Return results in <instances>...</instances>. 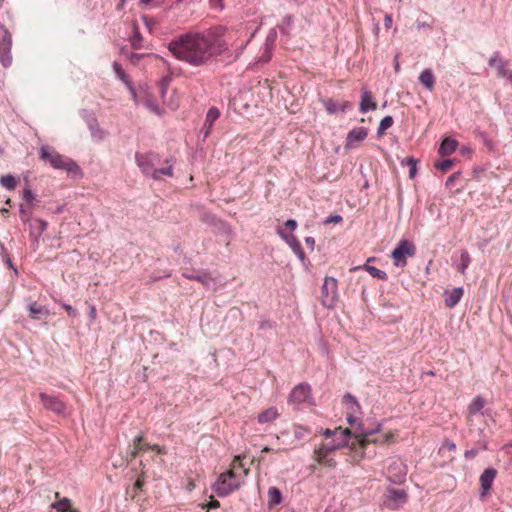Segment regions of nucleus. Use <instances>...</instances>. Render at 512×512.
Here are the masks:
<instances>
[{"mask_svg":"<svg viewBox=\"0 0 512 512\" xmlns=\"http://www.w3.org/2000/svg\"><path fill=\"white\" fill-rule=\"evenodd\" d=\"M282 502V493L277 487L268 489V503L270 506L278 505Z\"/></svg>","mask_w":512,"mask_h":512,"instance_id":"2f4dec72","label":"nucleus"},{"mask_svg":"<svg viewBox=\"0 0 512 512\" xmlns=\"http://www.w3.org/2000/svg\"><path fill=\"white\" fill-rule=\"evenodd\" d=\"M392 25V16L390 14H386L384 16V26L386 29H389Z\"/></svg>","mask_w":512,"mask_h":512,"instance_id":"774afa93","label":"nucleus"},{"mask_svg":"<svg viewBox=\"0 0 512 512\" xmlns=\"http://www.w3.org/2000/svg\"><path fill=\"white\" fill-rule=\"evenodd\" d=\"M352 435L351 430L348 428L341 430V433L336 435L330 443L324 445L326 447V452H333L341 448H348L350 450L351 457L355 461H360L365 457L366 453L364 451H360L356 439L351 441Z\"/></svg>","mask_w":512,"mask_h":512,"instance_id":"7ed1b4c3","label":"nucleus"},{"mask_svg":"<svg viewBox=\"0 0 512 512\" xmlns=\"http://www.w3.org/2000/svg\"><path fill=\"white\" fill-rule=\"evenodd\" d=\"M382 429V423H377L374 427H364L363 423L359 422L357 431L355 433V439L360 451L365 452L366 446L370 443L368 437L379 433Z\"/></svg>","mask_w":512,"mask_h":512,"instance_id":"f8f14e48","label":"nucleus"},{"mask_svg":"<svg viewBox=\"0 0 512 512\" xmlns=\"http://www.w3.org/2000/svg\"><path fill=\"white\" fill-rule=\"evenodd\" d=\"M273 50L263 47L262 54L258 57L257 63H268L272 58Z\"/></svg>","mask_w":512,"mask_h":512,"instance_id":"49530a36","label":"nucleus"},{"mask_svg":"<svg viewBox=\"0 0 512 512\" xmlns=\"http://www.w3.org/2000/svg\"><path fill=\"white\" fill-rule=\"evenodd\" d=\"M394 123V119L392 116L387 115L383 117L380 121L379 127L377 129V135L381 136L385 133L387 129H389Z\"/></svg>","mask_w":512,"mask_h":512,"instance_id":"4c0bfd02","label":"nucleus"},{"mask_svg":"<svg viewBox=\"0 0 512 512\" xmlns=\"http://www.w3.org/2000/svg\"><path fill=\"white\" fill-rule=\"evenodd\" d=\"M338 300V281L334 277L326 276L321 287V303L328 309H333Z\"/></svg>","mask_w":512,"mask_h":512,"instance_id":"39448f33","label":"nucleus"},{"mask_svg":"<svg viewBox=\"0 0 512 512\" xmlns=\"http://www.w3.org/2000/svg\"><path fill=\"white\" fill-rule=\"evenodd\" d=\"M419 160L414 157H407L401 161L402 166H409V178L413 179L417 174V164Z\"/></svg>","mask_w":512,"mask_h":512,"instance_id":"72a5a7b5","label":"nucleus"},{"mask_svg":"<svg viewBox=\"0 0 512 512\" xmlns=\"http://www.w3.org/2000/svg\"><path fill=\"white\" fill-rule=\"evenodd\" d=\"M305 243L306 245L311 249V250H314V246H315V239L311 236H307L305 237Z\"/></svg>","mask_w":512,"mask_h":512,"instance_id":"338daca9","label":"nucleus"},{"mask_svg":"<svg viewBox=\"0 0 512 512\" xmlns=\"http://www.w3.org/2000/svg\"><path fill=\"white\" fill-rule=\"evenodd\" d=\"M165 164H167L168 166L163 167V168L155 169L154 173L151 176L154 180H160L161 179V175H165V176H168V177H172L173 176V174H174V172H173V163L171 162V159H166L165 160Z\"/></svg>","mask_w":512,"mask_h":512,"instance_id":"cd10ccee","label":"nucleus"},{"mask_svg":"<svg viewBox=\"0 0 512 512\" xmlns=\"http://www.w3.org/2000/svg\"><path fill=\"white\" fill-rule=\"evenodd\" d=\"M419 82L429 91L435 86V77L430 69H425L420 73Z\"/></svg>","mask_w":512,"mask_h":512,"instance_id":"bb28decb","label":"nucleus"},{"mask_svg":"<svg viewBox=\"0 0 512 512\" xmlns=\"http://www.w3.org/2000/svg\"><path fill=\"white\" fill-rule=\"evenodd\" d=\"M368 135L366 127H357L350 130L346 136L345 148L350 149L354 147L355 142L363 141Z\"/></svg>","mask_w":512,"mask_h":512,"instance_id":"dca6fc26","label":"nucleus"},{"mask_svg":"<svg viewBox=\"0 0 512 512\" xmlns=\"http://www.w3.org/2000/svg\"><path fill=\"white\" fill-rule=\"evenodd\" d=\"M443 447L447 448L450 451H454L456 449V444L453 441L446 439L443 442Z\"/></svg>","mask_w":512,"mask_h":512,"instance_id":"69168bd1","label":"nucleus"},{"mask_svg":"<svg viewBox=\"0 0 512 512\" xmlns=\"http://www.w3.org/2000/svg\"><path fill=\"white\" fill-rule=\"evenodd\" d=\"M458 144L459 143L457 140L450 137H445L442 140L440 147L438 149L439 155L445 157L453 154L456 151Z\"/></svg>","mask_w":512,"mask_h":512,"instance_id":"b1692460","label":"nucleus"},{"mask_svg":"<svg viewBox=\"0 0 512 512\" xmlns=\"http://www.w3.org/2000/svg\"><path fill=\"white\" fill-rule=\"evenodd\" d=\"M197 282H200L207 289H215L219 284L217 277H214L209 270L201 269L197 271Z\"/></svg>","mask_w":512,"mask_h":512,"instance_id":"f3484780","label":"nucleus"},{"mask_svg":"<svg viewBox=\"0 0 512 512\" xmlns=\"http://www.w3.org/2000/svg\"><path fill=\"white\" fill-rule=\"evenodd\" d=\"M362 269L366 270L372 277L386 281L388 279V276L385 271L380 270L374 266H371L369 264H364Z\"/></svg>","mask_w":512,"mask_h":512,"instance_id":"473e14b6","label":"nucleus"},{"mask_svg":"<svg viewBox=\"0 0 512 512\" xmlns=\"http://www.w3.org/2000/svg\"><path fill=\"white\" fill-rule=\"evenodd\" d=\"M182 276L188 280H193V281H196V278H197V271H193V272H183L182 273Z\"/></svg>","mask_w":512,"mask_h":512,"instance_id":"0e129e2a","label":"nucleus"},{"mask_svg":"<svg viewBox=\"0 0 512 512\" xmlns=\"http://www.w3.org/2000/svg\"><path fill=\"white\" fill-rule=\"evenodd\" d=\"M39 158L48 162L54 169L65 170L73 179H81L84 175L80 166L73 159L59 154L47 145L40 147Z\"/></svg>","mask_w":512,"mask_h":512,"instance_id":"f03ea898","label":"nucleus"},{"mask_svg":"<svg viewBox=\"0 0 512 512\" xmlns=\"http://www.w3.org/2000/svg\"><path fill=\"white\" fill-rule=\"evenodd\" d=\"M342 402L348 407V409L352 413H357L361 409L359 402L351 393H346L343 396Z\"/></svg>","mask_w":512,"mask_h":512,"instance_id":"c85d7f7f","label":"nucleus"},{"mask_svg":"<svg viewBox=\"0 0 512 512\" xmlns=\"http://www.w3.org/2000/svg\"><path fill=\"white\" fill-rule=\"evenodd\" d=\"M341 430H343L342 427H337L334 430H331V429L327 428V429L322 431V434L326 438H331V437H335L336 435H339L341 433Z\"/></svg>","mask_w":512,"mask_h":512,"instance_id":"864d4df0","label":"nucleus"},{"mask_svg":"<svg viewBox=\"0 0 512 512\" xmlns=\"http://www.w3.org/2000/svg\"><path fill=\"white\" fill-rule=\"evenodd\" d=\"M485 405H486L485 399L481 396H476V397H474L472 402L469 404L468 411L470 414L475 415V414L481 412V410L484 408Z\"/></svg>","mask_w":512,"mask_h":512,"instance_id":"c756f323","label":"nucleus"},{"mask_svg":"<svg viewBox=\"0 0 512 512\" xmlns=\"http://www.w3.org/2000/svg\"><path fill=\"white\" fill-rule=\"evenodd\" d=\"M12 35L6 26L0 22V63L8 68L12 64Z\"/></svg>","mask_w":512,"mask_h":512,"instance_id":"0eeeda50","label":"nucleus"},{"mask_svg":"<svg viewBox=\"0 0 512 512\" xmlns=\"http://www.w3.org/2000/svg\"><path fill=\"white\" fill-rule=\"evenodd\" d=\"M143 56H144L143 54L131 52L129 54V59H130L131 63L137 64L143 58Z\"/></svg>","mask_w":512,"mask_h":512,"instance_id":"bf43d9fd","label":"nucleus"},{"mask_svg":"<svg viewBox=\"0 0 512 512\" xmlns=\"http://www.w3.org/2000/svg\"><path fill=\"white\" fill-rule=\"evenodd\" d=\"M210 6L214 9L223 10L224 4L223 0H209Z\"/></svg>","mask_w":512,"mask_h":512,"instance_id":"e2e57ef3","label":"nucleus"},{"mask_svg":"<svg viewBox=\"0 0 512 512\" xmlns=\"http://www.w3.org/2000/svg\"><path fill=\"white\" fill-rule=\"evenodd\" d=\"M220 507V502L218 500L212 499L207 504L203 505V508L207 510H212Z\"/></svg>","mask_w":512,"mask_h":512,"instance_id":"4d7b16f0","label":"nucleus"},{"mask_svg":"<svg viewBox=\"0 0 512 512\" xmlns=\"http://www.w3.org/2000/svg\"><path fill=\"white\" fill-rule=\"evenodd\" d=\"M288 402L298 407L301 404L314 405L312 389L308 383L296 385L290 392Z\"/></svg>","mask_w":512,"mask_h":512,"instance_id":"423d86ee","label":"nucleus"},{"mask_svg":"<svg viewBox=\"0 0 512 512\" xmlns=\"http://www.w3.org/2000/svg\"><path fill=\"white\" fill-rule=\"evenodd\" d=\"M464 290L463 287H455L451 291H445V305L448 308L455 307L461 300Z\"/></svg>","mask_w":512,"mask_h":512,"instance_id":"aec40b11","label":"nucleus"},{"mask_svg":"<svg viewBox=\"0 0 512 512\" xmlns=\"http://www.w3.org/2000/svg\"><path fill=\"white\" fill-rule=\"evenodd\" d=\"M279 416L280 414L275 407H269L258 415L257 421L260 424L270 423L276 420Z\"/></svg>","mask_w":512,"mask_h":512,"instance_id":"a878e982","label":"nucleus"},{"mask_svg":"<svg viewBox=\"0 0 512 512\" xmlns=\"http://www.w3.org/2000/svg\"><path fill=\"white\" fill-rule=\"evenodd\" d=\"M477 137L488 151L495 152L497 150V144L485 132H479Z\"/></svg>","mask_w":512,"mask_h":512,"instance_id":"c9c22d12","label":"nucleus"},{"mask_svg":"<svg viewBox=\"0 0 512 512\" xmlns=\"http://www.w3.org/2000/svg\"><path fill=\"white\" fill-rule=\"evenodd\" d=\"M142 41L143 37L140 34L138 28L135 26L133 35L130 37L131 47L135 50L140 49L142 47Z\"/></svg>","mask_w":512,"mask_h":512,"instance_id":"a19ab883","label":"nucleus"},{"mask_svg":"<svg viewBox=\"0 0 512 512\" xmlns=\"http://www.w3.org/2000/svg\"><path fill=\"white\" fill-rule=\"evenodd\" d=\"M323 105L329 114L345 112L352 108V103L349 101H343V102L339 103L337 101H334L331 98L324 100Z\"/></svg>","mask_w":512,"mask_h":512,"instance_id":"a211bd4d","label":"nucleus"},{"mask_svg":"<svg viewBox=\"0 0 512 512\" xmlns=\"http://www.w3.org/2000/svg\"><path fill=\"white\" fill-rule=\"evenodd\" d=\"M51 507L57 512H68L71 508V502L68 498H63L57 502L51 504Z\"/></svg>","mask_w":512,"mask_h":512,"instance_id":"ea45409f","label":"nucleus"},{"mask_svg":"<svg viewBox=\"0 0 512 512\" xmlns=\"http://www.w3.org/2000/svg\"><path fill=\"white\" fill-rule=\"evenodd\" d=\"M415 254V247L406 239H402L398 242L397 246L391 253V257L394 259V265L398 267H404L407 264L406 257L413 256Z\"/></svg>","mask_w":512,"mask_h":512,"instance_id":"9d476101","label":"nucleus"},{"mask_svg":"<svg viewBox=\"0 0 512 512\" xmlns=\"http://www.w3.org/2000/svg\"><path fill=\"white\" fill-rule=\"evenodd\" d=\"M113 70L117 76V78L119 80H121L125 86L129 89V91L132 93L133 96L136 95V91H135V88H134V85L132 83V81L130 80L129 76L125 73V71L123 70L122 66L117 62H113Z\"/></svg>","mask_w":512,"mask_h":512,"instance_id":"5701e85b","label":"nucleus"},{"mask_svg":"<svg viewBox=\"0 0 512 512\" xmlns=\"http://www.w3.org/2000/svg\"><path fill=\"white\" fill-rule=\"evenodd\" d=\"M61 306L66 310L70 317H76L78 312L75 308H73L70 304L62 303Z\"/></svg>","mask_w":512,"mask_h":512,"instance_id":"6e6d98bb","label":"nucleus"},{"mask_svg":"<svg viewBox=\"0 0 512 512\" xmlns=\"http://www.w3.org/2000/svg\"><path fill=\"white\" fill-rule=\"evenodd\" d=\"M0 184L7 190H14L16 188L17 181L13 175L7 174L0 178Z\"/></svg>","mask_w":512,"mask_h":512,"instance_id":"58836bf2","label":"nucleus"},{"mask_svg":"<svg viewBox=\"0 0 512 512\" xmlns=\"http://www.w3.org/2000/svg\"><path fill=\"white\" fill-rule=\"evenodd\" d=\"M292 26H293V16L286 15L282 19L281 23L278 25V29L282 35L289 36Z\"/></svg>","mask_w":512,"mask_h":512,"instance_id":"7c9ffc66","label":"nucleus"},{"mask_svg":"<svg viewBox=\"0 0 512 512\" xmlns=\"http://www.w3.org/2000/svg\"><path fill=\"white\" fill-rule=\"evenodd\" d=\"M34 222L38 225L36 237H40L43 232L47 229V222L41 218H36Z\"/></svg>","mask_w":512,"mask_h":512,"instance_id":"8fccbe9b","label":"nucleus"},{"mask_svg":"<svg viewBox=\"0 0 512 512\" xmlns=\"http://www.w3.org/2000/svg\"><path fill=\"white\" fill-rule=\"evenodd\" d=\"M277 233L292 249V251L297 255L301 263L304 266H307V264H309V261L307 260L306 255L297 237L293 234H287L281 227H277Z\"/></svg>","mask_w":512,"mask_h":512,"instance_id":"ddd939ff","label":"nucleus"},{"mask_svg":"<svg viewBox=\"0 0 512 512\" xmlns=\"http://www.w3.org/2000/svg\"><path fill=\"white\" fill-rule=\"evenodd\" d=\"M497 476V470L493 467L486 468L480 475L479 481L481 486L480 499L484 500L488 495L493 482Z\"/></svg>","mask_w":512,"mask_h":512,"instance_id":"4468645a","label":"nucleus"},{"mask_svg":"<svg viewBox=\"0 0 512 512\" xmlns=\"http://www.w3.org/2000/svg\"><path fill=\"white\" fill-rule=\"evenodd\" d=\"M220 117V111L217 107H211L206 113L205 121L200 129V134L203 135V140H205L211 133L212 127L214 123Z\"/></svg>","mask_w":512,"mask_h":512,"instance_id":"2eb2a0df","label":"nucleus"},{"mask_svg":"<svg viewBox=\"0 0 512 512\" xmlns=\"http://www.w3.org/2000/svg\"><path fill=\"white\" fill-rule=\"evenodd\" d=\"M388 497L395 502H406L407 500L406 492L400 489H388Z\"/></svg>","mask_w":512,"mask_h":512,"instance_id":"e433bc0d","label":"nucleus"},{"mask_svg":"<svg viewBox=\"0 0 512 512\" xmlns=\"http://www.w3.org/2000/svg\"><path fill=\"white\" fill-rule=\"evenodd\" d=\"M171 78L170 77H164L159 82V90L161 93V97H165V94L167 92L168 86L170 85Z\"/></svg>","mask_w":512,"mask_h":512,"instance_id":"09e8293b","label":"nucleus"},{"mask_svg":"<svg viewBox=\"0 0 512 512\" xmlns=\"http://www.w3.org/2000/svg\"><path fill=\"white\" fill-rule=\"evenodd\" d=\"M143 440V436L139 435L134 439V448L131 451L132 457H136L138 452L142 450L141 441Z\"/></svg>","mask_w":512,"mask_h":512,"instance_id":"3c124183","label":"nucleus"},{"mask_svg":"<svg viewBox=\"0 0 512 512\" xmlns=\"http://www.w3.org/2000/svg\"><path fill=\"white\" fill-rule=\"evenodd\" d=\"M80 116L85 121L93 139L100 141L105 137V132L100 128L95 113L88 109H81Z\"/></svg>","mask_w":512,"mask_h":512,"instance_id":"9b49d317","label":"nucleus"},{"mask_svg":"<svg viewBox=\"0 0 512 512\" xmlns=\"http://www.w3.org/2000/svg\"><path fill=\"white\" fill-rule=\"evenodd\" d=\"M19 213H20L21 221L24 224H27L31 221L32 211L29 209H26L23 204H20V206H19Z\"/></svg>","mask_w":512,"mask_h":512,"instance_id":"a18cd8bd","label":"nucleus"},{"mask_svg":"<svg viewBox=\"0 0 512 512\" xmlns=\"http://www.w3.org/2000/svg\"><path fill=\"white\" fill-rule=\"evenodd\" d=\"M478 453H479L478 449L472 448V449L466 450L464 453V456L466 459H473L478 455Z\"/></svg>","mask_w":512,"mask_h":512,"instance_id":"13d9d810","label":"nucleus"},{"mask_svg":"<svg viewBox=\"0 0 512 512\" xmlns=\"http://www.w3.org/2000/svg\"><path fill=\"white\" fill-rule=\"evenodd\" d=\"M225 31L226 28L218 26L203 32L182 33L171 39L167 48L177 60L200 67L228 51L223 38Z\"/></svg>","mask_w":512,"mask_h":512,"instance_id":"f257e3e1","label":"nucleus"},{"mask_svg":"<svg viewBox=\"0 0 512 512\" xmlns=\"http://www.w3.org/2000/svg\"><path fill=\"white\" fill-rule=\"evenodd\" d=\"M39 399L46 410L61 417L68 415L66 404L58 396L41 392L39 393Z\"/></svg>","mask_w":512,"mask_h":512,"instance_id":"1a4fd4ad","label":"nucleus"},{"mask_svg":"<svg viewBox=\"0 0 512 512\" xmlns=\"http://www.w3.org/2000/svg\"><path fill=\"white\" fill-rule=\"evenodd\" d=\"M284 226L290 230V231H294L296 228H297V221L294 220V219H288L285 223H284Z\"/></svg>","mask_w":512,"mask_h":512,"instance_id":"680f3d73","label":"nucleus"},{"mask_svg":"<svg viewBox=\"0 0 512 512\" xmlns=\"http://www.w3.org/2000/svg\"><path fill=\"white\" fill-rule=\"evenodd\" d=\"M135 161L144 175L152 176L156 169L155 165L161 162V157L158 153L152 151L147 153L136 152Z\"/></svg>","mask_w":512,"mask_h":512,"instance_id":"6e6552de","label":"nucleus"},{"mask_svg":"<svg viewBox=\"0 0 512 512\" xmlns=\"http://www.w3.org/2000/svg\"><path fill=\"white\" fill-rule=\"evenodd\" d=\"M276 40H277V30H276V28H272L269 30V32L266 36L265 43H264L263 47L274 50Z\"/></svg>","mask_w":512,"mask_h":512,"instance_id":"37998d69","label":"nucleus"},{"mask_svg":"<svg viewBox=\"0 0 512 512\" xmlns=\"http://www.w3.org/2000/svg\"><path fill=\"white\" fill-rule=\"evenodd\" d=\"M454 164V161L452 159H445L442 161H439L435 164L436 169L447 172Z\"/></svg>","mask_w":512,"mask_h":512,"instance_id":"de8ad7c7","label":"nucleus"},{"mask_svg":"<svg viewBox=\"0 0 512 512\" xmlns=\"http://www.w3.org/2000/svg\"><path fill=\"white\" fill-rule=\"evenodd\" d=\"M22 198L30 206H34L38 202V200L36 199L35 194L33 193V191L29 187H26L25 189H23V191H22Z\"/></svg>","mask_w":512,"mask_h":512,"instance_id":"c03bdc74","label":"nucleus"},{"mask_svg":"<svg viewBox=\"0 0 512 512\" xmlns=\"http://www.w3.org/2000/svg\"><path fill=\"white\" fill-rule=\"evenodd\" d=\"M488 65L490 67H496L498 76L501 77L502 75H505L506 67L508 65L507 61H504L500 58V52L495 51L493 55L490 57L488 61Z\"/></svg>","mask_w":512,"mask_h":512,"instance_id":"393cba45","label":"nucleus"},{"mask_svg":"<svg viewBox=\"0 0 512 512\" xmlns=\"http://www.w3.org/2000/svg\"><path fill=\"white\" fill-rule=\"evenodd\" d=\"M343 221V218L341 215H330L329 217H327L325 220H324V224H331V223H334V224H337V223H341Z\"/></svg>","mask_w":512,"mask_h":512,"instance_id":"5fc2aeb1","label":"nucleus"},{"mask_svg":"<svg viewBox=\"0 0 512 512\" xmlns=\"http://www.w3.org/2000/svg\"><path fill=\"white\" fill-rule=\"evenodd\" d=\"M331 452H326V447L322 446L318 449H315L314 454L316 456V460L319 464L324 465L329 468H334L336 466L335 459L331 458Z\"/></svg>","mask_w":512,"mask_h":512,"instance_id":"4be33fe9","label":"nucleus"},{"mask_svg":"<svg viewBox=\"0 0 512 512\" xmlns=\"http://www.w3.org/2000/svg\"><path fill=\"white\" fill-rule=\"evenodd\" d=\"M471 263V257L467 250H462L460 253V263L457 266L461 274H465L466 269Z\"/></svg>","mask_w":512,"mask_h":512,"instance_id":"f704fd0d","label":"nucleus"},{"mask_svg":"<svg viewBox=\"0 0 512 512\" xmlns=\"http://www.w3.org/2000/svg\"><path fill=\"white\" fill-rule=\"evenodd\" d=\"M28 311L30 317L34 320H40L50 314L49 310L45 306L40 305L36 301H32L28 304Z\"/></svg>","mask_w":512,"mask_h":512,"instance_id":"412c9836","label":"nucleus"},{"mask_svg":"<svg viewBox=\"0 0 512 512\" xmlns=\"http://www.w3.org/2000/svg\"><path fill=\"white\" fill-rule=\"evenodd\" d=\"M377 103L373 100L372 93L366 89H362L361 100L359 104V110L361 113H367L368 111L375 110Z\"/></svg>","mask_w":512,"mask_h":512,"instance_id":"6ab92c4d","label":"nucleus"},{"mask_svg":"<svg viewBox=\"0 0 512 512\" xmlns=\"http://www.w3.org/2000/svg\"><path fill=\"white\" fill-rule=\"evenodd\" d=\"M240 483L233 471H226L219 475L216 482L212 485L213 491L219 497H226L233 491L239 489Z\"/></svg>","mask_w":512,"mask_h":512,"instance_id":"20e7f679","label":"nucleus"},{"mask_svg":"<svg viewBox=\"0 0 512 512\" xmlns=\"http://www.w3.org/2000/svg\"><path fill=\"white\" fill-rule=\"evenodd\" d=\"M294 437L296 440H302L311 433V429L302 425H294Z\"/></svg>","mask_w":512,"mask_h":512,"instance_id":"79ce46f5","label":"nucleus"},{"mask_svg":"<svg viewBox=\"0 0 512 512\" xmlns=\"http://www.w3.org/2000/svg\"><path fill=\"white\" fill-rule=\"evenodd\" d=\"M460 175H461V172H460V171H457V172L453 173L452 175H450V176L447 178L446 182H445V186H446L447 188H452V187L454 186L455 182H456V181L458 180V178L460 177Z\"/></svg>","mask_w":512,"mask_h":512,"instance_id":"603ef678","label":"nucleus"},{"mask_svg":"<svg viewBox=\"0 0 512 512\" xmlns=\"http://www.w3.org/2000/svg\"><path fill=\"white\" fill-rule=\"evenodd\" d=\"M3 262L6 265H8L9 268L13 269L15 273H18L17 268L14 266V264L11 261L10 256L7 253L3 256Z\"/></svg>","mask_w":512,"mask_h":512,"instance_id":"052dcab7","label":"nucleus"}]
</instances>
